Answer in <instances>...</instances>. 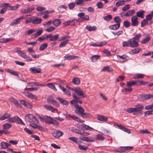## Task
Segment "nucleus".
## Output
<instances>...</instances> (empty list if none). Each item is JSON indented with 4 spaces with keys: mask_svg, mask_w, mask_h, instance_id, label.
Segmentation results:
<instances>
[{
    "mask_svg": "<svg viewBox=\"0 0 153 153\" xmlns=\"http://www.w3.org/2000/svg\"><path fill=\"white\" fill-rule=\"evenodd\" d=\"M72 96L74 99L71 101L70 103L74 106V108L76 106H79L78 103H82V101L79 100V98L74 94H72Z\"/></svg>",
    "mask_w": 153,
    "mask_h": 153,
    "instance_id": "1",
    "label": "nucleus"
},
{
    "mask_svg": "<svg viewBox=\"0 0 153 153\" xmlns=\"http://www.w3.org/2000/svg\"><path fill=\"white\" fill-rule=\"evenodd\" d=\"M25 120L31 123H37L38 120L32 114H29L26 115L25 117Z\"/></svg>",
    "mask_w": 153,
    "mask_h": 153,
    "instance_id": "2",
    "label": "nucleus"
},
{
    "mask_svg": "<svg viewBox=\"0 0 153 153\" xmlns=\"http://www.w3.org/2000/svg\"><path fill=\"white\" fill-rule=\"evenodd\" d=\"M134 108L136 112V114H133L134 115H141L142 114L141 111L143 109L144 107L143 105L140 104H136Z\"/></svg>",
    "mask_w": 153,
    "mask_h": 153,
    "instance_id": "3",
    "label": "nucleus"
},
{
    "mask_svg": "<svg viewBox=\"0 0 153 153\" xmlns=\"http://www.w3.org/2000/svg\"><path fill=\"white\" fill-rule=\"evenodd\" d=\"M77 16L80 18L78 21H80L81 22L85 21H88L89 20V16L87 15H85V13L83 12H81L77 14Z\"/></svg>",
    "mask_w": 153,
    "mask_h": 153,
    "instance_id": "4",
    "label": "nucleus"
},
{
    "mask_svg": "<svg viewBox=\"0 0 153 153\" xmlns=\"http://www.w3.org/2000/svg\"><path fill=\"white\" fill-rule=\"evenodd\" d=\"M74 91L78 95L81 96L82 97H85L87 96L84 93L83 90L79 87H77V88H74Z\"/></svg>",
    "mask_w": 153,
    "mask_h": 153,
    "instance_id": "5",
    "label": "nucleus"
},
{
    "mask_svg": "<svg viewBox=\"0 0 153 153\" xmlns=\"http://www.w3.org/2000/svg\"><path fill=\"white\" fill-rule=\"evenodd\" d=\"M75 113L78 115H81L83 112H84V110L80 106H79L75 107Z\"/></svg>",
    "mask_w": 153,
    "mask_h": 153,
    "instance_id": "6",
    "label": "nucleus"
},
{
    "mask_svg": "<svg viewBox=\"0 0 153 153\" xmlns=\"http://www.w3.org/2000/svg\"><path fill=\"white\" fill-rule=\"evenodd\" d=\"M59 36L58 34H56L54 36H53L52 34H48L46 36V39H49V40L51 41L56 40L58 38Z\"/></svg>",
    "mask_w": 153,
    "mask_h": 153,
    "instance_id": "7",
    "label": "nucleus"
},
{
    "mask_svg": "<svg viewBox=\"0 0 153 153\" xmlns=\"http://www.w3.org/2000/svg\"><path fill=\"white\" fill-rule=\"evenodd\" d=\"M80 139L83 141L87 142H94L95 141V139L90 137H80Z\"/></svg>",
    "mask_w": 153,
    "mask_h": 153,
    "instance_id": "8",
    "label": "nucleus"
},
{
    "mask_svg": "<svg viewBox=\"0 0 153 153\" xmlns=\"http://www.w3.org/2000/svg\"><path fill=\"white\" fill-rule=\"evenodd\" d=\"M19 55L23 59H26V61H30L32 60V59L31 58L28 56L22 51L21 52H19Z\"/></svg>",
    "mask_w": 153,
    "mask_h": 153,
    "instance_id": "9",
    "label": "nucleus"
},
{
    "mask_svg": "<svg viewBox=\"0 0 153 153\" xmlns=\"http://www.w3.org/2000/svg\"><path fill=\"white\" fill-rule=\"evenodd\" d=\"M44 107L46 110H48L52 112H56L57 111V110L56 109L54 108L51 105H44Z\"/></svg>",
    "mask_w": 153,
    "mask_h": 153,
    "instance_id": "10",
    "label": "nucleus"
},
{
    "mask_svg": "<svg viewBox=\"0 0 153 153\" xmlns=\"http://www.w3.org/2000/svg\"><path fill=\"white\" fill-rule=\"evenodd\" d=\"M23 94L26 97L29 99L36 100L37 98L36 96L31 93L24 92Z\"/></svg>",
    "mask_w": 153,
    "mask_h": 153,
    "instance_id": "11",
    "label": "nucleus"
},
{
    "mask_svg": "<svg viewBox=\"0 0 153 153\" xmlns=\"http://www.w3.org/2000/svg\"><path fill=\"white\" fill-rule=\"evenodd\" d=\"M131 21L132 26H136L138 25V18L136 16H133L131 18Z\"/></svg>",
    "mask_w": 153,
    "mask_h": 153,
    "instance_id": "12",
    "label": "nucleus"
},
{
    "mask_svg": "<svg viewBox=\"0 0 153 153\" xmlns=\"http://www.w3.org/2000/svg\"><path fill=\"white\" fill-rule=\"evenodd\" d=\"M47 101L55 106L59 107V103L53 98H48L47 99Z\"/></svg>",
    "mask_w": 153,
    "mask_h": 153,
    "instance_id": "13",
    "label": "nucleus"
},
{
    "mask_svg": "<svg viewBox=\"0 0 153 153\" xmlns=\"http://www.w3.org/2000/svg\"><path fill=\"white\" fill-rule=\"evenodd\" d=\"M153 97V94L152 95L150 94L143 95H141L140 97L142 101H144L145 100L150 99Z\"/></svg>",
    "mask_w": 153,
    "mask_h": 153,
    "instance_id": "14",
    "label": "nucleus"
},
{
    "mask_svg": "<svg viewBox=\"0 0 153 153\" xmlns=\"http://www.w3.org/2000/svg\"><path fill=\"white\" fill-rule=\"evenodd\" d=\"M24 18H25L23 16H22L13 20L12 22L10 23V25L12 26L19 24L20 21L21 19Z\"/></svg>",
    "mask_w": 153,
    "mask_h": 153,
    "instance_id": "15",
    "label": "nucleus"
},
{
    "mask_svg": "<svg viewBox=\"0 0 153 153\" xmlns=\"http://www.w3.org/2000/svg\"><path fill=\"white\" fill-rule=\"evenodd\" d=\"M107 43L105 41H102L94 43V44H91L90 45L91 46H97V47H102L105 45Z\"/></svg>",
    "mask_w": 153,
    "mask_h": 153,
    "instance_id": "16",
    "label": "nucleus"
},
{
    "mask_svg": "<svg viewBox=\"0 0 153 153\" xmlns=\"http://www.w3.org/2000/svg\"><path fill=\"white\" fill-rule=\"evenodd\" d=\"M63 134V133L62 132L59 130L54 131L53 134V136L56 138H59Z\"/></svg>",
    "mask_w": 153,
    "mask_h": 153,
    "instance_id": "17",
    "label": "nucleus"
},
{
    "mask_svg": "<svg viewBox=\"0 0 153 153\" xmlns=\"http://www.w3.org/2000/svg\"><path fill=\"white\" fill-rule=\"evenodd\" d=\"M30 71L33 73H39L41 72V70L40 68H36L35 67L31 68Z\"/></svg>",
    "mask_w": 153,
    "mask_h": 153,
    "instance_id": "18",
    "label": "nucleus"
},
{
    "mask_svg": "<svg viewBox=\"0 0 153 153\" xmlns=\"http://www.w3.org/2000/svg\"><path fill=\"white\" fill-rule=\"evenodd\" d=\"M135 13V10L134 9L132 10H130L127 11L126 13L124 14L123 16L121 15L122 17L123 16H125L127 17L131 16L134 14Z\"/></svg>",
    "mask_w": 153,
    "mask_h": 153,
    "instance_id": "19",
    "label": "nucleus"
},
{
    "mask_svg": "<svg viewBox=\"0 0 153 153\" xmlns=\"http://www.w3.org/2000/svg\"><path fill=\"white\" fill-rule=\"evenodd\" d=\"M64 60L67 59L68 60H71L75 59L76 58H78L79 57L76 56L66 54L64 56Z\"/></svg>",
    "mask_w": 153,
    "mask_h": 153,
    "instance_id": "20",
    "label": "nucleus"
},
{
    "mask_svg": "<svg viewBox=\"0 0 153 153\" xmlns=\"http://www.w3.org/2000/svg\"><path fill=\"white\" fill-rule=\"evenodd\" d=\"M130 47L132 48L137 47L139 46V44L137 42L134 40L133 39H131L130 42Z\"/></svg>",
    "mask_w": 153,
    "mask_h": 153,
    "instance_id": "21",
    "label": "nucleus"
},
{
    "mask_svg": "<svg viewBox=\"0 0 153 153\" xmlns=\"http://www.w3.org/2000/svg\"><path fill=\"white\" fill-rule=\"evenodd\" d=\"M27 50L32 57L33 58H39L38 56H37L36 55L33 54L35 51L32 48H28Z\"/></svg>",
    "mask_w": 153,
    "mask_h": 153,
    "instance_id": "22",
    "label": "nucleus"
},
{
    "mask_svg": "<svg viewBox=\"0 0 153 153\" xmlns=\"http://www.w3.org/2000/svg\"><path fill=\"white\" fill-rule=\"evenodd\" d=\"M9 100L11 102H13V104H14L15 105H16L17 107L19 108H21V106L20 104L18 102V101L13 98H9Z\"/></svg>",
    "mask_w": 153,
    "mask_h": 153,
    "instance_id": "23",
    "label": "nucleus"
},
{
    "mask_svg": "<svg viewBox=\"0 0 153 153\" xmlns=\"http://www.w3.org/2000/svg\"><path fill=\"white\" fill-rule=\"evenodd\" d=\"M81 128L84 130H89L91 131L94 129L88 126L85 125L84 124H82L81 126Z\"/></svg>",
    "mask_w": 153,
    "mask_h": 153,
    "instance_id": "24",
    "label": "nucleus"
},
{
    "mask_svg": "<svg viewBox=\"0 0 153 153\" xmlns=\"http://www.w3.org/2000/svg\"><path fill=\"white\" fill-rule=\"evenodd\" d=\"M97 118L99 120L102 122H106L108 120V117H107L103 115H98Z\"/></svg>",
    "mask_w": 153,
    "mask_h": 153,
    "instance_id": "25",
    "label": "nucleus"
},
{
    "mask_svg": "<svg viewBox=\"0 0 153 153\" xmlns=\"http://www.w3.org/2000/svg\"><path fill=\"white\" fill-rule=\"evenodd\" d=\"M52 22L53 25L56 27L59 26L61 23V21L60 19H54Z\"/></svg>",
    "mask_w": 153,
    "mask_h": 153,
    "instance_id": "26",
    "label": "nucleus"
},
{
    "mask_svg": "<svg viewBox=\"0 0 153 153\" xmlns=\"http://www.w3.org/2000/svg\"><path fill=\"white\" fill-rule=\"evenodd\" d=\"M68 139L77 144H79L81 143V141H79V139L75 137H69Z\"/></svg>",
    "mask_w": 153,
    "mask_h": 153,
    "instance_id": "27",
    "label": "nucleus"
},
{
    "mask_svg": "<svg viewBox=\"0 0 153 153\" xmlns=\"http://www.w3.org/2000/svg\"><path fill=\"white\" fill-rule=\"evenodd\" d=\"M34 7H30L26 9H24L22 10V13L25 14L28 13L32 12L33 10H34Z\"/></svg>",
    "mask_w": 153,
    "mask_h": 153,
    "instance_id": "28",
    "label": "nucleus"
},
{
    "mask_svg": "<svg viewBox=\"0 0 153 153\" xmlns=\"http://www.w3.org/2000/svg\"><path fill=\"white\" fill-rule=\"evenodd\" d=\"M116 125L120 129L123 131H125L128 133H130V131L128 129L126 128L125 127L121 125H119L117 124H116Z\"/></svg>",
    "mask_w": 153,
    "mask_h": 153,
    "instance_id": "29",
    "label": "nucleus"
},
{
    "mask_svg": "<svg viewBox=\"0 0 153 153\" xmlns=\"http://www.w3.org/2000/svg\"><path fill=\"white\" fill-rule=\"evenodd\" d=\"M43 32L42 29L41 28L38 30L35 34L32 36V38H36L39 36Z\"/></svg>",
    "mask_w": 153,
    "mask_h": 153,
    "instance_id": "30",
    "label": "nucleus"
},
{
    "mask_svg": "<svg viewBox=\"0 0 153 153\" xmlns=\"http://www.w3.org/2000/svg\"><path fill=\"white\" fill-rule=\"evenodd\" d=\"M57 99L62 104L65 105L66 106L68 105L69 103L68 101L66 100H64L60 97H58Z\"/></svg>",
    "mask_w": 153,
    "mask_h": 153,
    "instance_id": "31",
    "label": "nucleus"
},
{
    "mask_svg": "<svg viewBox=\"0 0 153 153\" xmlns=\"http://www.w3.org/2000/svg\"><path fill=\"white\" fill-rule=\"evenodd\" d=\"M120 26V24H114L110 26L109 28L111 29L116 30L119 28Z\"/></svg>",
    "mask_w": 153,
    "mask_h": 153,
    "instance_id": "32",
    "label": "nucleus"
},
{
    "mask_svg": "<svg viewBox=\"0 0 153 153\" xmlns=\"http://www.w3.org/2000/svg\"><path fill=\"white\" fill-rule=\"evenodd\" d=\"M56 84V83H49L48 84H46V86H47L50 88L53 89L55 91H57V89L55 88V84Z\"/></svg>",
    "mask_w": 153,
    "mask_h": 153,
    "instance_id": "33",
    "label": "nucleus"
},
{
    "mask_svg": "<svg viewBox=\"0 0 153 153\" xmlns=\"http://www.w3.org/2000/svg\"><path fill=\"white\" fill-rule=\"evenodd\" d=\"M42 21L41 18L34 19H32V23L34 24H38L40 23Z\"/></svg>",
    "mask_w": 153,
    "mask_h": 153,
    "instance_id": "34",
    "label": "nucleus"
},
{
    "mask_svg": "<svg viewBox=\"0 0 153 153\" xmlns=\"http://www.w3.org/2000/svg\"><path fill=\"white\" fill-rule=\"evenodd\" d=\"M144 12L145 11L143 10H140L137 13V16L138 17L143 18L144 17L143 14Z\"/></svg>",
    "mask_w": 153,
    "mask_h": 153,
    "instance_id": "35",
    "label": "nucleus"
},
{
    "mask_svg": "<svg viewBox=\"0 0 153 153\" xmlns=\"http://www.w3.org/2000/svg\"><path fill=\"white\" fill-rule=\"evenodd\" d=\"M10 116L9 114L8 113H5L2 115L0 116V120H4L9 118Z\"/></svg>",
    "mask_w": 153,
    "mask_h": 153,
    "instance_id": "36",
    "label": "nucleus"
},
{
    "mask_svg": "<svg viewBox=\"0 0 153 153\" xmlns=\"http://www.w3.org/2000/svg\"><path fill=\"white\" fill-rule=\"evenodd\" d=\"M45 122L49 124H51L53 123V119L49 117L45 116Z\"/></svg>",
    "mask_w": 153,
    "mask_h": 153,
    "instance_id": "37",
    "label": "nucleus"
},
{
    "mask_svg": "<svg viewBox=\"0 0 153 153\" xmlns=\"http://www.w3.org/2000/svg\"><path fill=\"white\" fill-rule=\"evenodd\" d=\"M137 85L138 86L144 85L146 84L149 82L143 81V80H137L136 81Z\"/></svg>",
    "mask_w": 153,
    "mask_h": 153,
    "instance_id": "38",
    "label": "nucleus"
},
{
    "mask_svg": "<svg viewBox=\"0 0 153 153\" xmlns=\"http://www.w3.org/2000/svg\"><path fill=\"white\" fill-rule=\"evenodd\" d=\"M80 80L78 77H75L73 79L72 82L74 84L78 85L80 84Z\"/></svg>",
    "mask_w": 153,
    "mask_h": 153,
    "instance_id": "39",
    "label": "nucleus"
},
{
    "mask_svg": "<svg viewBox=\"0 0 153 153\" xmlns=\"http://www.w3.org/2000/svg\"><path fill=\"white\" fill-rule=\"evenodd\" d=\"M144 76V75L142 74H135L133 78L134 79H142L143 78Z\"/></svg>",
    "mask_w": 153,
    "mask_h": 153,
    "instance_id": "40",
    "label": "nucleus"
},
{
    "mask_svg": "<svg viewBox=\"0 0 153 153\" xmlns=\"http://www.w3.org/2000/svg\"><path fill=\"white\" fill-rule=\"evenodd\" d=\"M1 145L2 149H6L7 148L8 146H10V145L6 142H2L1 143Z\"/></svg>",
    "mask_w": 153,
    "mask_h": 153,
    "instance_id": "41",
    "label": "nucleus"
},
{
    "mask_svg": "<svg viewBox=\"0 0 153 153\" xmlns=\"http://www.w3.org/2000/svg\"><path fill=\"white\" fill-rule=\"evenodd\" d=\"M126 110L128 113H135L134 114H136V112L134 107V108H128Z\"/></svg>",
    "mask_w": 153,
    "mask_h": 153,
    "instance_id": "42",
    "label": "nucleus"
},
{
    "mask_svg": "<svg viewBox=\"0 0 153 153\" xmlns=\"http://www.w3.org/2000/svg\"><path fill=\"white\" fill-rule=\"evenodd\" d=\"M95 140L97 139L100 140H103L105 139L103 135L100 134H98L96 135L95 137Z\"/></svg>",
    "mask_w": 153,
    "mask_h": 153,
    "instance_id": "43",
    "label": "nucleus"
},
{
    "mask_svg": "<svg viewBox=\"0 0 153 153\" xmlns=\"http://www.w3.org/2000/svg\"><path fill=\"white\" fill-rule=\"evenodd\" d=\"M85 28L89 31H95L97 29L96 27L95 26H87Z\"/></svg>",
    "mask_w": 153,
    "mask_h": 153,
    "instance_id": "44",
    "label": "nucleus"
},
{
    "mask_svg": "<svg viewBox=\"0 0 153 153\" xmlns=\"http://www.w3.org/2000/svg\"><path fill=\"white\" fill-rule=\"evenodd\" d=\"M79 19H78L77 20L76 19H74L71 20H69V25L71 26H75L76 25V23L78 22V20H79Z\"/></svg>",
    "mask_w": 153,
    "mask_h": 153,
    "instance_id": "45",
    "label": "nucleus"
},
{
    "mask_svg": "<svg viewBox=\"0 0 153 153\" xmlns=\"http://www.w3.org/2000/svg\"><path fill=\"white\" fill-rule=\"evenodd\" d=\"M135 85H137L136 81H131L127 82L126 83V85L128 87H131Z\"/></svg>",
    "mask_w": 153,
    "mask_h": 153,
    "instance_id": "46",
    "label": "nucleus"
},
{
    "mask_svg": "<svg viewBox=\"0 0 153 153\" xmlns=\"http://www.w3.org/2000/svg\"><path fill=\"white\" fill-rule=\"evenodd\" d=\"M118 58H119L122 61H126L128 59H127V56L125 55H123L122 56H119L118 55L117 56Z\"/></svg>",
    "mask_w": 153,
    "mask_h": 153,
    "instance_id": "47",
    "label": "nucleus"
},
{
    "mask_svg": "<svg viewBox=\"0 0 153 153\" xmlns=\"http://www.w3.org/2000/svg\"><path fill=\"white\" fill-rule=\"evenodd\" d=\"M130 40H131V39L128 40L127 41H125L123 42L122 43L123 47H130Z\"/></svg>",
    "mask_w": 153,
    "mask_h": 153,
    "instance_id": "48",
    "label": "nucleus"
},
{
    "mask_svg": "<svg viewBox=\"0 0 153 153\" xmlns=\"http://www.w3.org/2000/svg\"><path fill=\"white\" fill-rule=\"evenodd\" d=\"M35 31L36 30H35L34 29H30L25 31V36L29 35Z\"/></svg>",
    "mask_w": 153,
    "mask_h": 153,
    "instance_id": "49",
    "label": "nucleus"
},
{
    "mask_svg": "<svg viewBox=\"0 0 153 153\" xmlns=\"http://www.w3.org/2000/svg\"><path fill=\"white\" fill-rule=\"evenodd\" d=\"M66 7L65 5H61L59 6L58 8V10L60 12H64L67 8Z\"/></svg>",
    "mask_w": 153,
    "mask_h": 153,
    "instance_id": "50",
    "label": "nucleus"
},
{
    "mask_svg": "<svg viewBox=\"0 0 153 153\" xmlns=\"http://www.w3.org/2000/svg\"><path fill=\"white\" fill-rule=\"evenodd\" d=\"M125 1L123 0L119 1L116 3L115 5L118 7L123 5L125 4Z\"/></svg>",
    "mask_w": 153,
    "mask_h": 153,
    "instance_id": "51",
    "label": "nucleus"
},
{
    "mask_svg": "<svg viewBox=\"0 0 153 153\" xmlns=\"http://www.w3.org/2000/svg\"><path fill=\"white\" fill-rule=\"evenodd\" d=\"M7 71L8 73L15 76H17L19 75V74L17 73L10 69H7Z\"/></svg>",
    "mask_w": 153,
    "mask_h": 153,
    "instance_id": "52",
    "label": "nucleus"
},
{
    "mask_svg": "<svg viewBox=\"0 0 153 153\" xmlns=\"http://www.w3.org/2000/svg\"><path fill=\"white\" fill-rule=\"evenodd\" d=\"M141 34H139L136 35L132 39L138 42H139V38L141 37Z\"/></svg>",
    "mask_w": 153,
    "mask_h": 153,
    "instance_id": "53",
    "label": "nucleus"
},
{
    "mask_svg": "<svg viewBox=\"0 0 153 153\" xmlns=\"http://www.w3.org/2000/svg\"><path fill=\"white\" fill-rule=\"evenodd\" d=\"M151 37H147L143 39L141 42V43L143 44H145L147 43L151 39Z\"/></svg>",
    "mask_w": 153,
    "mask_h": 153,
    "instance_id": "54",
    "label": "nucleus"
},
{
    "mask_svg": "<svg viewBox=\"0 0 153 153\" xmlns=\"http://www.w3.org/2000/svg\"><path fill=\"white\" fill-rule=\"evenodd\" d=\"M48 46V44L46 43H45L41 45L39 48V50L40 51H42L46 48Z\"/></svg>",
    "mask_w": 153,
    "mask_h": 153,
    "instance_id": "55",
    "label": "nucleus"
},
{
    "mask_svg": "<svg viewBox=\"0 0 153 153\" xmlns=\"http://www.w3.org/2000/svg\"><path fill=\"white\" fill-rule=\"evenodd\" d=\"M141 50V48H137L132 50L131 51L133 54H135L138 53Z\"/></svg>",
    "mask_w": 153,
    "mask_h": 153,
    "instance_id": "56",
    "label": "nucleus"
},
{
    "mask_svg": "<svg viewBox=\"0 0 153 153\" xmlns=\"http://www.w3.org/2000/svg\"><path fill=\"white\" fill-rule=\"evenodd\" d=\"M55 29V28L53 26H50L47 27L45 29V31L48 32L53 31Z\"/></svg>",
    "mask_w": 153,
    "mask_h": 153,
    "instance_id": "57",
    "label": "nucleus"
},
{
    "mask_svg": "<svg viewBox=\"0 0 153 153\" xmlns=\"http://www.w3.org/2000/svg\"><path fill=\"white\" fill-rule=\"evenodd\" d=\"M132 90V89L131 87L128 86L127 88H124L121 90L122 92L131 91Z\"/></svg>",
    "mask_w": 153,
    "mask_h": 153,
    "instance_id": "58",
    "label": "nucleus"
},
{
    "mask_svg": "<svg viewBox=\"0 0 153 153\" xmlns=\"http://www.w3.org/2000/svg\"><path fill=\"white\" fill-rule=\"evenodd\" d=\"M16 122L22 125H24L25 124V123L23 122L22 120L19 117H16Z\"/></svg>",
    "mask_w": 153,
    "mask_h": 153,
    "instance_id": "59",
    "label": "nucleus"
},
{
    "mask_svg": "<svg viewBox=\"0 0 153 153\" xmlns=\"http://www.w3.org/2000/svg\"><path fill=\"white\" fill-rule=\"evenodd\" d=\"M11 126V125L8 123H6L3 125V128L4 129H8L10 128Z\"/></svg>",
    "mask_w": 153,
    "mask_h": 153,
    "instance_id": "60",
    "label": "nucleus"
},
{
    "mask_svg": "<svg viewBox=\"0 0 153 153\" xmlns=\"http://www.w3.org/2000/svg\"><path fill=\"white\" fill-rule=\"evenodd\" d=\"M99 57L100 56L98 55H94L91 57V60L93 62H96Z\"/></svg>",
    "mask_w": 153,
    "mask_h": 153,
    "instance_id": "61",
    "label": "nucleus"
},
{
    "mask_svg": "<svg viewBox=\"0 0 153 153\" xmlns=\"http://www.w3.org/2000/svg\"><path fill=\"white\" fill-rule=\"evenodd\" d=\"M71 130L73 132L75 133L79 134H81V132L78 129H77L74 127H72L71 128Z\"/></svg>",
    "mask_w": 153,
    "mask_h": 153,
    "instance_id": "62",
    "label": "nucleus"
},
{
    "mask_svg": "<svg viewBox=\"0 0 153 153\" xmlns=\"http://www.w3.org/2000/svg\"><path fill=\"white\" fill-rule=\"evenodd\" d=\"M81 116L84 118H88L90 117L91 115L89 113H84V112H83Z\"/></svg>",
    "mask_w": 153,
    "mask_h": 153,
    "instance_id": "63",
    "label": "nucleus"
},
{
    "mask_svg": "<svg viewBox=\"0 0 153 153\" xmlns=\"http://www.w3.org/2000/svg\"><path fill=\"white\" fill-rule=\"evenodd\" d=\"M114 20L117 24H120L121 22V19L118 16H116L114 17Z\"/></svg>",
    "mask_w": 153,
    "mask_h": 153,
    "instance_id": "64",
    "label": "nucleus"
}]
</instances>
